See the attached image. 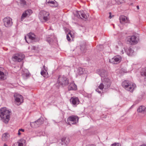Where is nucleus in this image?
Here are the masks:
<instances>
[{
	"label": "nucleus",
	"mask_w": 146,
	"mask_h": 146,
	"mask_svg": "<svg viewBox=\"0 0 146 146\" xmlns=\"http://www.w3.org/2000/svg\"><path fill=\"white\" fill-rule=\"evenodd\" d=\"M75 16L78 18L84 19L85 20L87 19L89 15L85 14L83 11H76L75 13Z\"/></svg>",
	"instance_id": "6e6552de"
},
{
	"label": "nucleus",
	"mask_w": 146,
	"mask_h": 146,
	"mask_svg": "<svg viewBox=\"0 0 146 146\" xmlns=\"http://www.w3.org/2000/svg\"><path fill=\"white\" fill-rule=\"evenodd\" d=\"M137 8L138 10L139 9V6L137 5Z\"/></svg>",
	"instance_id": "09e8293b"
},
{
	"label": "nucleus",
	"mask_w": 146,
	"mask_h": 146,
	"mask_svg": "<svg viewBox=\"0 0 146 146\" xmlns=\"http://www.w3.org/2000/svg\"><path fill=\"white\" fill-rule=\"evenodd\" d=\"M68 89L69 90H75L77 89V86L74 82H72L70 83L68 86Z\"/></svg>",
	"instance_id": "6ab92c4d"
},
{
	"label": "nucleus",
	"mask_w": 146,
	"mask_h": 146,
	"mask_svg": "<svg viewBox=\"0 0 146 146\" xmlns=\"http://www.w3.org/2000/svg\"><path fill=\"white\" fill-rule=\"evenodd\" d=\"M66 38L68 41H69L70 40V36L68 34L67 35Z\"/></svg>",
	"instance_id": "c9c22d12"
},
{
	"label": "nucleus",
	"mask_w": 146,
	"mask_h": 146,
	"mask_svg": "<svg viewBox=\"0 0 146 146\" xmlns=\"http://www.w3.org/2000/svg\"><path fill=\"white\" fill-rule=\"evenodd\" d=\"M96 92H98L99 93H101V91L99 90V89H96Z\"/></svg>",
	"instance_id": "ea45409f"
},
{
	"label": "nucleus",
	"mask_w": 146,
	"mask_h": 146,
	"mask_svg": "<svg viewBox=\"0 0 146 146\" xmlns=\"http://www.w3.org/2000/svg\"><path fill=\"white\" fill-rule=\"evenodd\" d=\"M138 39L134 35L128 37L127 39V43L130 44H137L138 41Z\"/></svg>",
	"instance_id": "423d86ee"
},
{
	"label": "nucleus",
	"mask_w": 146,
	"mask_h": 146,
	"mask_svg": "<svg viewBox=\"0 0 146 146\" xmlns=\"http://www.w3.org/2000/svg\"><path fill=\"white\" fill-rule=\"evenodd\" d=\"M141 74L142 76H144L146 80V68L143 69L141 72Z\"/></svg>",
	"instance_id": "c85d7f7f"
},
{
	"label": "nucleus",
	"mask_w": 146,
	"mask_h": 146,
	"mask_svg": "<svg viewBox=\"0 0 146 146\" xmlns=\"http://www.w3.org/2000/svg\"><path fill=\"white\" fill-rule=\"evenodd\" d=\"M19 131H20L24 132V129H19Z\"/></svg>",
	"instance_id": "79ce46f5"
},
{
	"label": "nucleus",
	"mask_w": 146,
	"mask_h": 146,
	"mask_svg": "<svg viewBox=\"0 0 146 146\" xmlns=\"http://www.w3.org/2000/svg\"><path fill=\"white\" fill-rule=\"evenodd\" d=\"M134 52L133 50L130 47H129L126 51V53L129 56H131Z\"/></svg>",
	"instance_id": "a878e982"
},
{
	"label": "nucleus",
	"mask_w": 146,
	"mask_h": 146,
	"mask_svg": "<svg viewBox=\"0 0 146 146\" xmlns=\"http://www.w3.org/2000/svg\"><path fill=\"white\" fill-rule=\"evenodd\" d=\"M23 144L22 143H19L18 144V146H23Z\"/></svg>",
	"instance_id": "4c0bfd02"
},
{
	"label": "nucleus",
	"mask_w": 146,
	"mask_h": 146,
	"mask_svg": "<svg viewBox=\"0 0 146 146\" xmlns=\"http://www.w3.org/2000/svg\"><path fill=\"white\" fill-rule=\"evenodd\" d=\"M68 34H69V36H70L71 37H73V35H72V34L70 32Z\"/></svg>",
	"instance_id": "a19ab883"
},
{
	"label": "nucleus",
	"mask_w": 146,
	"mask_h": 146,
	"mask_svg": "<svg viewBox=\"0 0 146 146\" xmlns=\"http://www.w3.org/2000/svg\"><path fill=\"white\" fill-rule=\"evenodd\" d=\"M70 102L74 105H77L79 103L78 98L77 97L72 98L70 99Z\"/></svg>",
	"instance_id": "412c9836"
},
{
	"label": "nucleus",
	"mask_w": 146,
	"mask_h": 146,
	"mask_svg": "<svg viewBox=\"0 0 146 146\" xmlns=\"http://www.w3.org/2000/svg\"><path fill=\"white\" fill-rule=\"evenodd\" d=\"M29 38L31 40H33L35 39V35L34 34L30 33L28 35Z\"/></svg>",
	"instance_id": "393cba45"
},
{
	"label": "nucleus",
	"mask_w": 146,
	"mask_h": 146,
	"mask_svg": "<svg viewBox=\"0 0 146 146\" xmlns=\"http://www.w3.org/2000/svg\"><path fill=\"white\" fill-rule=\"evenodd\" d=\"M121 58L120 56H117L111 59H110L109 62L113 64H117L121 61Z\"/></svg>",
	"instance_id": "9b49d317"
},
{
	"label": "nucleus",
	"mask_w": 146,
	"mask_h": 146,
	"mask_svg": "<svg viewBox=\"0 0 146 146\" xmlns=\"http://www.w3.org/2000/svg\"><path fill=\"white\" fill-rule=\"evenodd\" d=\"M14 97L15 101V104L17 105H19L23 102V96L17 94H14Z\"/></svg>",
	"instance_id": "0eeeda50"
},
{
	"label": "nucleus",
	"mask_w": 146,
	"mask_h": 146,
	"mask_svg": "<svg viewBox=\"0 0 146 146\" xmlns=\"http://www.w3.org/2000/svg\"><path fill=\"white\" fill-rule=\"evenodd\" d=\"M11 113L10 110L6 108H3L0 109V120L6 124H7L10 119V115Z\"/></svg>",
	"instance_id": "f257e3e1"
},
{
	"label": "nucleus",
	"mask_w": 146,
	"mask_h": 146,
	"mask_svg": "<svg viewBox=\"0 0 146 146\" xmlns=\"http://www.w3.org/2000/svg\"><path fill=\"white\" fill-rule=\"evenodd\" d=\"M25 41H26V42H27L28 43H29V42H28V41H27V39H26V36H25Z\"/></svg>",
	"instance_id": "c03bdc74"
},
{
	"label": "nucleus",
	"mask_w": 146,
	"mask_h": 146,
	"mask_svg": "<svg viewBox=\"0 0 146 146\" xmlns=\"http://www.w3.org/2000/svg\"><path fill=\"white\" fill-rule=\"evenodd\" d=\"M79 118L76 115H71L67 119L66 123L71 125L77 124L78 122Z\"/></svg>",
	"instance_id": "20e7f679"
},
{
	"label": "nucleus",
	"mask_w": 146,
	"mask_h": 146,
	"mask_svg": "<svg viewBox=\"0 0 146 146\" xmlns=\"http://www.w3.org/2000/svg\"><path fill=\"white\" fill-rule=\"evenodd\" d=\"M6 78V75L2 72L0 70V80H4Z\"/></svg>",
	"instance_id": "cd10ccee"
},
{
	"label": "nucleus",
	"mask_w": 146,
	"mask_h": 146,
	"mask_svg": "<svg viewBox=\"0 0 146 146\" xmlns=\"http://www.w3.org/2000/svg\"><path fill=\"white\" fill-rule=\"evenodd\" d=\"M122 86L125 90L132 92L136 87V85L131 83L130 81L125 80L122 83Z\"/></svg>",
	"instance_id": "f03ea898"
},
{
	"label": "nucleus",
	"mask_w": 146,
	"mask_h": 146,
	"mask_svg": "<svg viewBox=\"0 0 146 146\" xmlns=\"http://www.w3.org/2000/svg\"><path fill=\"white\" fill-rule=\"evenodd\" d=\"M25 72L24 73H23L22 74V76L24 78H25V77H27L29 76V73L28 72V70H25Z\"/></svg>",
	"instance_id": "c756f323"
},
{
	"label": "nucleus",
	"mask_w": 146,
	"mask_h": 146,
	"mask_svg": "<svg viewBox=\"0 0 146 146\" xmlns=\"http://www.w3.org/2000/svg\"><path fill=\"white\" fill-rule=\"evenodd\" d=\"M55 38L56 37L54 34H52L50 36L48 35L47 37L46 41L50 44H51L54 41Z\"/></svg>",
	"instance_id": "4468645a"
},
{
	"label": "nucleus",
	"mask_w": 146,
	"mask_h": 146,
	"mask_svg": "<svg viewBox=\"0 0 146 146\" xmlns=\"http://www.w3.org/2000/svg\"><path fill=\"white\" fill-rule=\"evenodd\" d=\"M70 141V139L68 137H63L61 139L60 143L62 145H66L68 144Z\"/></svg>",
	"instance_id": "2eb2a0df"
},
{
	"label": "nucleus",
	"mask_w": 146,
	"mask_h": 146,
	"mask_svg": "<svg viewBox=\"0 0 146 146\" xmlns=\"http://www.w3.org/2000/svg\"><path fill=\"white\" fill-rule=\"evenodd\" d=\"M97 48L98 49L100 50H101L103 48V46L102 45H97Z\"/></svg>",
	"instance_id": "473e14b6"
},
{
	"label": "nucleus",
	"mask_w": 146,
	"mask_h": 146,
	"mask_svg": "<svg viewBox=\"0 0 146 146\" xmlns=\"http://www.w3.org/2000/svg\"><path fill=\"white\" fill-rule=\"evenodd\" d=\"M118 44H119V46H122L123 44L121 42H120V41H119L118 42Z\"/></svg>",
	"instance_id": "58836bf2"
},
{
	"label": "nucleus",
	"mask_w": 146,
	"mask_h": 146,
	"mask_svg": "<svg viewBox=\"0 0 146 146\" xmlns=\"http://www.w3.org/2000/svg\"><path fill=\"white\" fill-rule=\"evenodd\" d=\"M21 6L24 7L26 5V2L25 0H20Z\"/></svg>",
	"instance_id": "2f4dec72"
},
{
	"label": "nucleus",
	"mask_w": 146,
	"mask_h": 146,
	"mask_svg": "<svg viewBox=\"0 0 146 146\" xmlns=\"http://www.w3.org/2000/svg\"><path fill=\"white\" fill-rule=\"evenodd\" d=\"M40 74L44 77L47 78L48 77V75L47 72L44 71V70H42Z\"/></svg>",
	"instance_id": "bb28decb"
},
{
	"label": "nucleus",
	"mask_w": 146,
	"mask_h": 146,
	"mask_svg": "<svg viewBox=\"0 0 146 146\" xmlns=\"http://www.w3.org/2000/svg\"><path fill=\"white\" fill-rule=\"evenodd\" d=\"M53 98V97H52H52H50V98Z\"/></svg>",
	"instance_id": "864d4df0"
},
{
	"label": "nucleus",
	"mask_w": 146,
	"mask_h": 146,
	"mask_svg": "<svg viewBox=\"0 0 146 146\" xmlns=\"http://www.w3.org/2000/svg\"><path fill=\"white\" fill-rule=\"evenodd\" d=\"M4 146H8L6 144H5L4 145Z\"/></svg>",
	"instance_id": "603ef678"
},
{
	"label": "nucleus",
	"mask_w": 146,
	"mask_h": 146,
	"mask_svg": "<svg viewBox=\"0 0 146 146\" xmlns=\"http://www.w3.org/2000/svg\"><path fill=\"white\" fill-rule=\"evenodd\" d=\"M18 135H20L21 134V133H20V131H19V130L18 131Z\"/></svg>",
	"instance_id": "de8ad7c7"
},
{
	"label": "nucleus",
	"mask_w": 146,
	"mask_h": 146,
	"mask_svg": "<svg viewBox=\"0 0 146 146\" xmlns=\"http://www.w3.org/2000/svg\"><path fill=\"white\" fill-rule=\"evenodd\" d=\"M46 3L48 5L52 7H56L58 5V3L54 0H49L48 1H46Z\"/></svg>",
	"instance_id": "dca6fc26"
},
{
	"label": "nucleus",
	"mask_w": 146,
	"mask_h": 146,
	"mask_svg": "<svg viewBox=\"0 0 146 146\" xmlns=\"http://www.w3.org/2000/svg\"><path fill=\"white\" fill-rule=\"evenodd\" d=\"M119 21L120 23L122 24L127 23L129 21L127 17L124 15H122L120 17Z\"/></svg>",
	"instance_id": "a211bd4d"
},
{
	"label": "nucleus",
	"mask_w": 146,
	"mask_h": 146,
	"mask_svg": "<svg viewBox=\"0 0 146 146\" xmlns=\"http://www.w3.org/2000/svg\"><path fill=\"white\" fill-rule=\"evenodd\" d=\"M43 70H44V71L47 72L48 68L47 67H45L44 65L43 66Z\"/></svg>",
	"instance_id": "f704fd0d"
},
{
	"label": "nucleus",
	"mask_w": 146,
	"mask_h": 146,
	"mask_svg": "<svg viewBox=\"0 0 146 146\" xmlns=\"http://www.w3.org/2000/svg\"><path fill=\"white\" fill-rule=\"evenodd\" d=\"M115 1L116 2H119L120 3H121V1L120 0H115Z\"/></svg>",
	"instance_id": "49530a36"
},
{
	"label": "nucleus",
	"mask_w": 146,
	"mask_h": 146,
	"mask_svg": "<svg viewBox=\"0 0 146 146\" xmlns=\"http://www.w3.org/2000/svg\"><path fill=\"white\" fill-rule=\"evenodd\" d=\"M87 146H96L94 144H91L88 145Z\"/></svg>",
	"instance_id": "a18cd8bd"
},
{
	"label": "nucleus",
	"mask_w": 146,
	"mask_h": 146,
	"mask_svg": "<svg viewBox=\"0 0 146 146\" xmlns=\"http://www.w3.org/2000/svg\"><path fill=\"white\" fill-rule=\"evenodd\" d=\"M85 69L81 67H79L75 71L76 72L77 76L80 75L84 74V72Z\"/></svg>",
	"instance_id": "aec40b11"
},
{
	"label": "nucleus",
	"mask_w": 146,
	"mask_h": 146,
	"mask_svg": "<svg viewBox=\"0 0 146 146\" xmlns=\"http://www.w3.org/2000/svg\"><path fill=\"white\" fill-rule=\"evenodd\" d=\"M32 13V11L28 9L24 12L22 14L21 18V21H23L25 18L29 17Z\"/></svg>",
	"instance_id": "f8f14e48"
},
{
	"label": "nucleus",
	"mask_w": 146,
	"mask_h": 146,
	"mask_svg": "<svg viewBox=\"0 0 146 146\" xmlns=\"http://www.w3.org/2000/svg\"><path fill=\"white\" fill-rule=\"evenodd\" d=\"M43 122L42 119L40 118L34 122H31L30 125L31 127L37 128L42 124Z\"/></svg>",
	"instance_id": "9d476101"
},
{
	"label": "nucleus",
	"mask_w": 146,
	"mask_h": 146,
	"mask_svg": "<svg viewBox=\"0 0 146 146\" xmlns=\"http://www.w3.org/2000/svg\"><path fill=\"white\" fill-rule=\"evenodd\" d=\"M111 82L110 80L108 78H104L102 82L99 86V88L101 90L107 89L109 88L111 85Z\"/></svg>",
	"instance_id": "7ed1b4c3"
},
{
	"label": "nucleus",
	"mask_w": 146,
	"mask_h": 146,
	"mask_svg": "<svg viewBox=\"0 0 146 146\" xmlns=\"http://www.w3.org/2000/svg\"><path fill=\"white\" fill-rule=\"evenodd\" d=\"M80 50L83 52H85L86 50V45L85 44H83L80 46Z\"/></svg>",
	"instance_id": "7c9ffc66"
},
{
	"label": "nucleus",
	"mask_w": 146,
	"mask_h": 146,
	"mask_svg": "<svg viewBox=\"0 0 146 146\" xmlns=\"http://www.w3.org/2000/svg\"><path fill=\"white\" fill-rule=\"evenodd\" d=\"M137 111L144 114H146V108L144 106H140L137 109Z\"/></svg>",
	"instance_id": "4be33fe9"
},
{
	"label": "nucleus",
	"mask_w": 146,
	"mask_h": 146,
	"mask_svg": "<svg viewBox=\"0 0 146 146\" xmlns=\"http://www.w3.org/2000/svg\"><path fill=\"white\" fill-rule=\"evenodd\" d=\"M139 146H146V144H143V145H141Z\"/></svg>",
	"instance_id": "8fccbe9b"
},
{
	"label": "nucleus",
	"mask_w": 146,
	"mask_h": 146,
	"mask_svg": "<svg viewBox=\"0 0 146 146\" xmlns=\"http://www.w3.org/2000/svg\"><path fill=\"white\" fill-rule=\"evenodd\" d=\"M41 15H42L43 19L44 22L48 21L49 19V13L48 12L43 11L40 12Z\"/></svg>",
	"instance_id": "ddd939ff"
},
{
	"label": "nucleus",
	"mask_w": 146,
	"mask_h": 146,
	"mask_svg": "<svg viewBox=\"0 0 146 146\" xmlns=\"http://www.w3.org/2000/svg\"><path fill=\"white\" fill-rule=\"evenodd\" d=\"M111 146H120L119 144L118 143L115 144H113L111 145Z\"/></svg>",
	"instance_id": "e433bc0d"
},
{
	"label": "nucleus",
	"mask_w": 146,
	"mask_h": 146,
	"mask_svg": "<svg viewBox=\"0 0 146 146\" xmlns=\"http://www.w3.org/2000/svg\"><path fill=\"white\" fill-rule=\"evenodd\" d=\"M9 137V134L7 133H5L3 134L2 136V141H5L7 140Z\"/></svg>",
	"instance_id": "5701e85b"
},
{
	"label": "nucleus",
	"mask_w": 146,
	"mask_h": 146,
	"mask_svg": "<svg viewBox=\"0 0 146 146\" xmlns=\"http://www.w3.org/2000/svg\"><path fill=\"white\" fill-rule=\"evenodd\" d=\"M13 59L15 61H17L18 62H20L23 60V57L21 58H19L18 54H16L13 57Z\"/></svg>",
	"instance_id": "b1692460"
},
{
	"label": "nucleus",
	"mask_w": 146,
	"mask_h": 146,
	"mask_svg": "<svg viewBox=\"0 0 146 146\" xmlns=\"http://www.w3.org/2000/svg\"><path fill=\"white\" fill-rule=\"evenodd\" d=\"M109 14L110 15L109 16V18L111 19L112 18L111 16V13L110 12Z\"/></svg>",
	"instance_id": "37998d69"
},
{
	"label": "nucleus",
	"mask_w": 146,
	"mask_h": 146,
	"mask_svg": "<svg viewBox=\"0 0 146 146\" xmlns=\"http://www.w3.org/2000/svg\"><path fill=\"white\" fill-rule=\"evenodd\" d=\"M3 21L5 26L7 27H11L13 24L12 19L10 17H6L3 19Z\"/></svg>",
	"instance_id": "1a4fd4ad"
},
{
	"label": "nucleus",
	"mask_w": 146,
	"mask_h": 146,
	"mask_svg": "<svg viewBox=\"0 0 146 146\" xmlns=\"http://www.w3.org/2000/svg\"><path fill=\"white\" fill-rule=\"evenodd\" d=\"M121 52L122 54H123L124 53L123 51V50L121 51Z\"/></svg>",
	"instance_id": "3c124183"
},
{
	"label": "nucleus",
	"mask_w": 146,
	"mask_h": 146,
	"mask_svg": "<svg viewBox=\"0 0 146 146\" xmlns=\"http://www.w3.org/2000/svg\"><path fill=\"white\" fill-rule=\"evenodd\" d=\"M18 55L19 56V58H21L23 57V60L25 57V55L23 54L20 53L18 54Z\"/></svg>",
	"instance_id": "72a5a7b5"
},
{
	"label": "nucleus",
	"mask_w": 146,
	"mask_h": 146,
	"mask_svg": "<svg viewBox=\"0 0 146 146\" xmlns=\"http://www.w3.org/2000/svg\"><path fill=\"white\" fill-rule=\"evenodd\" d=\"M98 74L101 77V79L102 80V78L105 77L107 76V73L106 71L103 69L98 70Z\"/></svg>",
	"instance_id": "f3484780"
},
{
	"label": "nucleus",
	"mask_w": 146,
	"mask_h": 146,
	"mask_svg": "<svg viewBox=\"0 0 146 146\" xmlns=\"http://www.w3.org/2000/svg\"><path fill=\"white\" fill-rule=\"evenodd\" d=\"M59 84L63 86L68 85L69 83L68 79L64 76H60L58 79Z\"/></svg>",
	"instance_id": "39448f33"
}]
</instances>
